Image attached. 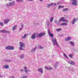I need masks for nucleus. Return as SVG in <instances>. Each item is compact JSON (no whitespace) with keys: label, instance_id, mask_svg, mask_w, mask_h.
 <instances>
[{"label":"nucleus","instance_id":"nucleus-1","mask_svg":"<svg viewBox=\"0 0 78 78\" xmlns=\"http://www.w3.org/2000/svg\"><path fill=\"white\" fill-rule=\"evenodd\" d=\"M20 47H19V49L20 50H23L24 49L23 48L25 47V44L22 42H20Z\"/></svg>","mask_w":78,"mask_h":78},{"label":"nucleus","instance_id":"nucleus-2","mask_svg":"<svg viewBox=\"0 0 78 78\" xmlns=\"http://www.w3.org/2000/svg\"><path fill=\"white\" fill-rule=\"evenodd\" d=\"M36 34L37 37H42V36H44L45 34V33L42 32L40 33L39 34L37 33Z\"/></svg>","mask_w":78,"mask_h":78},{"label":"nucleus","instance_id":"nucleus-3","mask_svg":"<svg viewBox=\"0 0 78 78\" xmlns=\"http://www.w3.org/2000/svg\"><path fill=\"white\" fill-rule=\"evenodd\" d=\"M6 50H12L14 49V47L12 46H8L5 48Z\"/></svg>","mask_w":78,"mask_h":78},{"label":"nucleus","instance_id":"nucleus-4","mask_svg":"<svg viewBox=\"0 0 78 78\" xmlns=\"http://www.w3.org/2000/svg\"><path fill=\"white\" fill-rule=\"evenodd\" d=\"M53 44L54 45H58V44H57V42H56V39H53L52 41Z\"/></svg>","mask_w":78,"mask_h":78},{"label":"nucleus","instance_id":"nucleus-5","mask_svg":"<svg viewBox=\"0 0 78 78\" xmlns=\"http://www.w3.org/2000/svg\"><path fill=\"white\" fill-rule=\"evenodd\" d=\"M38 71L39 72H40V73H44V72L43 71V70L41 68H39L38 69Z\"/></svg>","mask_w":78,"mask_h":78},{"label":"nucleus","instance_id":"nucleus-6","mask_svg":"<svg viewBox=\"0 0 78 78\" xmlns=\"http://www.w3.org/2000/svg\"><path fill=\"white\" fill-rule=\"evenodd\" d=\"M78 20V19H75V18L73 19L72 21V24H75V22H76L77 20Z\"/></svg>","mask_w":78,"mask_h":78},{"label":"nucleus","instance_id":"nucleus-7","mask_svg":"<svg viewBox=\"0 0 78 78\" xmlns=\"http://www.w3.org/2000/svg\"><path fill=\"white\" fill-rule=\"evenodd\" d=\"M36 33H34L31 36V37L32 39L36 38Z\"/></svg>","mask_w":78,"mask_h":78},{"label":"nucleus","instance_id":"nucleus-8","mask_svg":"<svg viewBox=\"0 0 78 78\" xmlns=\"http://www.w3.org/2000/svg\"><path fill=\"white\" fill-rule=\"evenodd\" d=\"M15 4V2L13 1L11 3H9V6H12V5Z\"/></svg>","mask_w":78,"mask_h":78},{"label":"nucleus","instance_id":"nucleus-9","mask_svg":"<svg viewBox=\"0 0 78 78\" xmlns=\"http://www.w3.org/2000/svg\"><path fill=\"white\" fill-rule=\"evenodd\" d=\"M58 65H59V62H56L55 64V65L54 66L55 68H57V67H58Z\"/></svg>","mask_w":78,"mask_h":78},{"label":"nucleus","instance_id":"nucleus-10","mask_svg":"<svg viewBox=\"0 0 78 78\" xmlns=\"http://www.w3.org/2000/svg\"><path fill=\"white\" fill-rule=\"evenodd\" d=\"M24 69H25V73H28L27 72H30V70H27V67H24Z\"/></svg>","mask_w":78,"mask_h":78},{"label":"nucleus","instance_id":"nucleus-11","mask_svg":"<svg viewBox=\"0 0 78 78\" xmlns=\"http://www.w3.org/2000/svg\"><path fill=\"white\" fill-rule=\"evenodd\" d=\"M65 19V18L64 17H61L59 20V21H58V22H61V21H62L63 22V21Z\"/></svg>","mask_w":78,"mask_h":78},{"label":"nucleus","instance_id":"nucleus-12","mask_svg":"<svg viewBox=\"0 0 78 78\" xmlns=\"http://www.w3.org/2000/svg\"><path fill=\"white\" fill-rule=\"evenodd\" d=\"M68 25L67 23H62L60 24V25H61L62 26L63 25Z\"/></svg>","mask_w":78,"mask_h":78},{"label":"nucleus","instance_id":"nucleus-13","mask_svg":"<svg viewBox=\"0 0 78 78\" xmlns=\"http://www.w3.org/2000/svg\"><path fill=\"white\" fill-rule=\"evenodd\" d=\"M9 21V20H5L4 21V23L5 24H7V23H8Z\"/></svg>","mask_w":78,"mask_h":78},{"label":"nucleus","instance_id":"nucleus-14","mask_svg":"<svg viewBox=\"0 0 78 78\" xmlns=\"http://www.w3.org/2000/svg\"><path fill=\"white\" fill-rule=\"evenodd\" d=\"M71 39V37H69L67 38H66L65 40L66 41H70Z\"/></svg>","mask_w":78,"mask_h":78},{"label":"nucleus","instance_id":"nucleus-15","mask_svg":"<svg viewBox=\"0 0 78 78\" xmlns=\"http://www.w3.org/2000/svg\"><path fill=\"white\" fill-rule=\"evenodd\" d=\"M53 4H54L53 3H52L50 4H48L46 6L47 7H48V8H49V7H50L51 6H52Z\"/></svg>","mask_w":78,"mask_h":78},{"label":"nucleus","instance_id":"nucleus-16","mask_svg":"<svg viewBox=\"0 0 78 78\" xmlns=\"http://www.w3.org/2000/svg\"><path fill=\"white\" fill-rule=\"evenodd\" d=\"M17 27L16 25H15L13 26L12 28V30H15L16 29V27Z\"/></svg>","mask_w":78,"mask_h":78},{"label":"nucleus","instance_id":"nucleus-17","mask_svg":"<svg viewBox=\"0 0 78 78\" xmlns=\"http://www.w3.org/2000/svg\"><path fill=\"white\" fill-rule=\"evenodd\" d=\"M24 55L22 54L20 55V58L21 59H23L24 58Z\"/></svg>","mask_w":78,"mask_h":78},{"label":"nucleus","instance_id":"nucleus-18","mask_svg":"<svg viewBox=\"0 0 78 78\" xmlns=\"http://www.w3.org/2000/svg\"><path fill=\"white\" fill-rule=\"evenodd\" d=\"M69 44H71L72 45H73V46H74V42H73V41H70Z\"/></svg>","mask_w":78,"mask_h":78},{"label":"nucleus","instance_id":"nucleus-19","mask_svg":"<svg viewBox=\"0 0 78 78\" xmlns=\"http://www.w3.org/2000/svg\"><path fill=\"white\" fill-rule=\"evenodd\" d=\"M3 68L4 69H8V68H9V66L5 65L3 67Z\"/></svg>","mask_w":78,"mask_h":78},{"label":"nucleus","instance_id":"nucleus-20","mask_svg":"<svg viewBox=\"0 0 78 78\" xmlns=\"http://www.w3.org/2000/svg\"><path fill=\"white\" fill-rule=\"evenodd\" d=\"M5 61L6 62H12V60H5Z\"/></svg>","mask_w":78,"mask_h":78},{"label":"nucleus","instance_id":"nucleus-21","mask_svg":"<svg viewBox=\"0 0 78 78\" xmlns=\"http://www.w3.org/2000/svg\"><path fill=\"white\" fill-rule=\"evenodd\" d=\"M0 31V32H2V33H5L6 32V30H1Z\"/></svg>","mask_w":78,"mask_h":78},{"label":"nucleus","instance_id":"nucleus-22","mask_svg":"<svg viewBox=\"0 0 78 78\" xmlns=\"http://www.w3.org/2000/svg\"><path fill=\"white\" fill-rule=\"evenodd\" d=\"M73 54H71L69 55V57H70V58H73Z\"/></svg>","mask_w":78,"mask_h":78},{"label":"nucleus","instance_id":"nucleus-23","mask_svg":"<svg viewBox=\"0 0 78 78\" xmlns=\"http://www.w3.org/2000/svg\"><path fill=\"white\" fill-rule=\"evenodd\" d=\"M70 64H71V65H75V62H73L72 61H71V63H70Z\"/></svg>","mask_w":78,"mask_h":78},{"label":"nucleus","instance_id":"nucleus-24","mask_svg":"<svg viewBox=\"0 0 78 78\" xmlns=\"http://www.w3.org/2000/svg\"><path fill=\"white\" fill-rule=\"evenodd\" d=\"M67 10H68V8H65L63 9V11H64V12H66V11Z\"/></svg>","mask_w":78,"mask_h":78},{"label":"nucleus","instance_id":"nucleus-25","mask_svg":"<svg viewBox=\"0 0 78 78\" xmlns=\"http://www.w3.org/2000/svg\"><path fill=\"white\" fill-rule=\"evenodd\" d=\"M36 48H34L32 50V51H33V52H34L36 51Z\"/></svg>","mask_w":78,"mask_h":78},{"label":"nucleus","instance_id":"nucleus-26","mask_svg":"<svg viewBox=\"0 0 78 78\" xmlns=\"http://www.w3.org/2000/svg\"><path fill=\"white\" fill-rule=\"evenodd\" d=\"M63 22H66V23H68L69 22V21L67 20H65V19H64L63 20Z\"/></svg>","mask_w":78,"mask_h":78},{"label":"nucleus","instance_id":"nucleus-27","mask_svg":"<svg viewBox=\"0 0 78 78\" xmlns=\"http://www.w3.org/2000/svg\"><path fill=\"white\" fill-rule=\"evenodd\" d=\"M27 36V35L24 34V36H23L22 37V39H25V38H26V36Z\"/></svg>","mask_w":78,"mask_h":78},{"label":"nucleus","instance_id":"nucleus-28","mask_svg":"<svg viewBox=\"0 0 78 78\" xmlns=\"http://www.w3.org/2000/svg\"><path fill=\"white\" fill-rule=\"evenodd\" d=\"M63 55H64V57H65V58H67V59L68 58V57H67V55H66L65 53H63Z\"/></svg>","mask_w":78,"mask_h":78},{"label":"nucleus","instance_id":"nucleus-29","mask_svg":"<svg viewBox=\"0 0 78 78\" xmlns=\"http://www.w3.org/2000/svg\"><path fill=\"white\" fill-rule=\"evenodd\" d=\"M61 28H58L56 30L57 31H61Z\"/></svg>","mask_w":78,"mask_h":78},{"label":"nucleus","instance_id":"nucleus-30","mask_svg":"<svg viewBox=\"0 0 78 78\" xmlns=\"http://www.w3.org/2000/svg\"><path fill=\"white\" fill-rule=\"evenodd\" d=\"M76 3H77L76 2H75L74 3L73 2L72 3V5H77Z\"/></svg>","mask_w":78,"mask_h":78},{"label":"nucleus","instance_id":"nucleus-31","mask_svg":"<svg viewBox=\"0 0 78 78\" xmlns=\"http://www.w3.org/2000/svg\"><path fill=\"white\" fill-rule=\"evenodd\" d=\"M38 48H39L40 49H43V47L41 46H39Z\"/></svg>","mask_w":78,"mask_h":78},{"label":"nucleus","instance_id":"nucleus-32","mask_svg":"<svg viewBox=\"0 0 78 78\" xmlns=\"http://www.w3.org/2000/svg\"><path fill=\"white\" fill-rule=\"evenodd\" d=\"M53 68H51V67H48V69L49 70H50L51 69H53Z\"/></svg>","mask_w":78,"mask_h":78},{"label":"nucleus","instance_id":"nucleus-33","mask_svg":"<svg viewBox=\"0 0 78 78\" xmlns=\"http://www.w3.org/2000/svg\"><path fill=\"white\" fill-rule=\"evenodd\" d=\"M53 20V17H52L50 19V21H51V22H52Z\"/></svg>","mask_w":78,"mask_h":78},{"label":"nucleus","instance_id":"nucleus-34","mask_svg":"<svg viewBox=\"0 0 78 78\" xmlns=\"http://www.w3.org/2000/svg\"><path fill=\"white\" fill-rule=\"evenodd\" d=\"M27 76H23V77H21V78H27Z\"/></svg>","mask_w":78,"mask_h":78},{"label":"nucleus","instance_id":"nucleus-35","mask_svg":"<svg viewBox=\"0 0 78 78\" xmlns=\"http://www.w3.org/2000/svg\"><path fill=\"white\" fill-rule=\"evenodd\" d=\"M71 2H76V0H70Z\"/></svg>","mask_w":78,"mask_h":78},{"label":"nucleus","instance_id":"nucleus-36","mask_svg":"<svg viewBox=\"0 0 78 78\" xmlns=\"http://www.w3.org/2000/svg\"><path fill=\"white\" fill-rule=\"evenodd\" d=\"M44 69L46 70H48V67L47 66H45L44 67Z\"/></svg>","mask_w":78,"mask_h":78},{"label":"nucleus","instance_id":"nucleus-37","mask_svg":"<svg viewBox=\"0 0 78 78\" xmlns=\"http://www.w3.org/2000/svg\"><path fill=\"white\" fill-rule=\"evenodd\" d=\"M48 33L49 35H50L51 34L50 33V30H49V29H48Z\"/></svg>","mask_w":78,"mask_h":78},{"label":"nucleus","instance_id":"nucleus-38","mask_svg":"<svg viewBox=\"0 0 78 78\" xmlns=\"http://www.w3.org/2000/svg\"><path fill=\"white\" fill-rule=\"evenodd\" d=\"M5 33H7L8 34H9L10 33V32L9 31H5Z\"/></svg>","mask_w":78,"mask_h":78},{"label":"nucleus","instance_id":"nucleus-39","mask_svg":"<svg viewBox=\"0 0 78 78\" xmlns=\"http://www.w3.org/2000/svg\"><path fill=\"white\" fill-rule=\"evenodd\" d=\"M49 36H50L51 37H53V35L52 34H51Z\"/></svg>","mask_w":78,"mask_h":78},{"label":"nucleus","instance_id":"nucleus-40","mask_svg":"<svg viewBox=\"0 0 78 78\" xmlns=\"http://www.w3.org/2000/svg\"><path fill=\"white\" fill-rule=\"evenodd\" d=\"M21 26L22 28H23V23H21Z\"/></svg>","mask_w":78,"mask_h":78},{"label":"nucleus","instance_id":"nucleus-41","mask_svg":"<svg viewBox=\"0 0 78 78\" xmlns=\"http://www.w3.org/2000/svg\"><path fill=\"white\" fill-rule=\"evenodd\" d=\"M68 63H69V64H70L71 62V61L69 60L68 61Z\"/></svg>","mask_w":78,"mask_h":78},{"label":"nucleus","instance_id":"nucleus-42","mask_svg":"<svg viewBox=\"0 0 78 78\" xmlns=\"http://www.w3.org/2000/svg\"><path fill=\"white\" fill-rule=\"evenodd\" d=\"M0 25H2V26H3V23H2L0 22Z\"/></svg>","mask_w":78,"mask_h":78},{"label":"nucleus","instance_id":"nucleus-43","mask_svg":"<svg viewBox=\"0 0 78 78\" xmlns=\"http://www.w3.org/2000/svg\"><path fill=\"white\" fill-rule=\"evenodd\" d=\"M61 8V5H60L59 6L58 9H60Z\"/></svg>","mask_w":78,"mask_h":78},{"label":"nucleus","instance_id":"nucleus-44","mask_svg":"<svg viewBox=\"0 0 78 78\" xmlns=\"http://www.w3.org/2000/svg\"><path fill=\"white\" fill-rule=\"evenodd\" d=\"M6 6H9V5L8 4H7L6 5Z\"/></svg>","mask_w":78,"mask_h":78},{"label":"nucleus","instance_id":"nucleus-45","mask_svg":"<svg viewBox=\"0 0 78 78\" xmlns=\"http://www.w3.org/2000/svg\"><path fill=\"white\" fill-rule=\"evenodd\" d=\"M53 5H54V6H55V5H56V3H53Z\"/></svg>","mask_w":78,"mask_h":78},{"label":"nucleus","instance_id":"nucleus-46","mask_svg":"<svg viewBox=\"0 0 78 78\" xmlns=\"http://www.w3.org/2000/svg\"><path fill=\"white\" fill-rule=\"evenodd\" d=\"M17 2H20V0H16Z\"/></svg>","mask_w":78,"mask_h":78},{"label":"nucleus","instance_id":"nucleus-47","mask_svg":"<svg viewBox=\"0 0 78 78\" xmlns=\"http://www.w3.org/2000/svg\"><path fill=\"white\" fill-rule=\"evenodd\" d=\"M10 78H14V77L13 76H10Z\"/></svg>","mask_w":78,"mask_h":78},{"label":"nucleus","instance_id":"nucleus-48","mask_svg":"<svg viewBox=\"0 0 78 78\" xmlns=\"http://www.w3.org/2000/svg\"><path fill=\"white\" fill-rule=\"evenodd\" d=\"M22 28L23 27H22V28H20V31H21V30H22Z\"/></svg>","mask_w":78,"mask_h":78},{"label":"nucleus","instance_id":"nucleus-49","mask_svg":"<svg viewBox=\"0 0 78 78\" xmlns=\"http://www.w3.org/2000/svg\"><path fill=\"white\" fill-rule=\"evenodd\" d=\"M54 22H55V23H57V21H56V20H55Z\"/></svg>","mask_w":78,"mask_h":78},{"label":"nucleus","instance_id":"nucleus-50","mask_svg":"<svg viewBox=\"0 0 78 78\" xmlns=\"http://www.w3.org/2000/svg\"><path fill=\"white\" fill-rule=\"evenodd\" d=\"M23 0H20V2H23Z\"/></svg>","mask_w":78,"mask_h":78},{"label":"nucleus","instance_id":"nucleus-51","mask_svg":"<svg viewBox=\"0 0 78 78\" xmlns=\"http://www.w3.org/2000/svg\"><path fill=\"white\" fill-rule=\"evenodd\" d=\"M21 72H23V69H22L21 70H20Z\"/></svg>","mask_w":78,"mask_h":78},{"label":"nucleus","instance_id":"nucleus-52","mask_svg":"<svg viewBox=\"0 0 78 78\" xmlns=\"http://www.w3.org/2000/svg\"><path fill=\"white\" fill-rule=\"evenodd\" d=\"M29 0V1H33V0Z\"/></svg>","mask_w":78,"mask_h":78},{"label":"nucleus","instance_id":"nucleus-53","mask_svg":"<svg viewBox=\"0 0 78 78\" xmlns=\"http://www.w3.org/2000/svg\"><path fill=\"white\" fill-rule=\"evenodd\" d=\"M40 1H41V2H42L43 1V0H39Z\"/></svg>","mask_w":78,"mask_h":78},{"label":"nucleus","instance_id":"nucleus-54","mask_svg":"<svg viewBox=\"0 0 78 78\" xmlns=\"http://www.w3.org/2000/svg\"><path fill=\"white\" fill-rule=\"evenodd\" d=\"M61 8H64V6H61Z\"/></svg>","mask_w":78,"mask_h":78},{"label":"nucleus","instance_id":"nucleus-55","mask_svg":"<svg viewBox=\"0 0 78 78\" xmlns=\"http://www.w3.org/2000/svg\"><path fill=\"white\" fill-rule=\"evenodd\" d=\"M57 47H59V46L58 45V44H57V45H56Z\"/></svg>","mask_w":78,"mask_h":78},{"label":"nucleus","instance_id":"nucleus-56","mask_svg":"<svg viewBox=\"0 0 78 78\" xmlns=\"http://www.w3.org/2000/svg\"><path fill=\"white\" fill-rule=\"evenodd\" d=\"M0 77H2V76H1L0 75Z\"/></svg>","mask_w":78,"mask_h":78},{"label":"nucleus","instance_id":"nucleus-57","mask_svg":"<svg viewBox=\"0 0 78 78\" xmlns=\"http://www.w3.org/2000/svg\"><path fill=\"white\" fill-rule=\"evenodd\" d=\"M59 3H57V5H59Z\"/></svg>","mask_w":78,"mask_h":78},{"label":"nucleus","instance_id":"nucleus-58","mask_svg":"<svg viewBox=\"0 0 78 78\" xmlns=\"http://www.w3.org/2000/svg\"><path fill=\"white\" fill-rule=\"evenodd\" d=\"M9 1H12V0H8Z\"/></svg>","mask_w":78,"mask_h":78},{"label":"nucleus","instance_id":"nucleus-59","mask_svg":"<svg viewBox=\"0 0 78 78\" xmlns=\"http://www.w3.org/2000/svg\"><path fill=\"white\" fill-rule=\"evenodd\" d=\"M48 25H49V24H48Z\"/></svg>","mask_w":78,"mask_h":78},{"label":"nucleus","instance_id":"nucleus-60","mask_svg":"<svg viewBox=\"0 0 78 78\" xmlns=\"http://www.w3.org/2000/svg\"><path fill=\"white\" fill-rule=\"evenodd\" d=\"M62 36H64V35H62Z\"/></svg>","mask_w":78,"mask_h":78}]
</instances>
